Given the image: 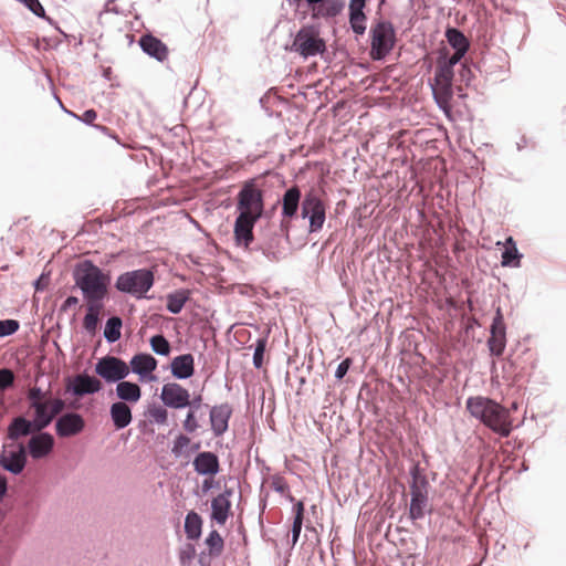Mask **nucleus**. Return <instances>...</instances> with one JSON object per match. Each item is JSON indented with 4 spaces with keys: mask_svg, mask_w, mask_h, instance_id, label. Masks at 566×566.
Masks as SVG:
<instances>
[{
    "mask_svg": "<svg viewBox=\"0 0 566 566\" xmlns=\"http://www.w3.org/2000/svg\"><path fill=\"white\" fill-rule=\"evenodd\" d=\"M446 36L449 44L455 50V52L450 57L443 55L438 59L432 91L434 99L440 108L448 113L451 109L450 102L453 97V66L464 56L469 50L470 43L465 35L454 28L448 29Z\"/></svg>",
    "mask_w": 566,
    "mask_h": 566,
    "instance_id": "1",
    "label": "nucleus"
},
{
    "mask_svg": "<svg viewBox=\"0 0 566 566\" xmlns=\"http://www.w3.org/2000/svg\"><path fill=\"white\" fill-rule=\"evenodd\" d=\"M31 432H36L35 424L32 420H28L24 417L14 418L8 427V438L12 442H17L19 438L25 437Z\"/></svg>",
    "mask_w": 566,
    "mask_h": 566,
    "instance_id": "27",
    "label": "nucleus"
},
{
    "mask_svg": "<svg viewBox=\"0 0 566 566\" xmlns=\"http://www.w3.org/2000/svg\"><path fill=\"white\" fill-rule=\"evenodd\" d=\"M428 503V493L426 483L418 484L416 481L411 485V502H410V517L419 520L424 516V511Z\"/></svg>",
    "mask_w": 566,
    "mask_h": 566,
    "instance_id": "18",
    "label": "nucleus"
},
{
    "mask_svg": "<svg viewBox=\"0 0 566 566\" xmlns=\"http://www.w3.org/2000/svg\"><path fill=\"white\" fill-rule=\"evenodd\" d=\"M19 322L15 319L0 321V337L9 336L19 329Z\"/></svg>",
    "mask_w": 566,
    "mask_h": 566,
    "instance_id": "43",
    "label": "nucleus"
},
{
    "mask_svg": "<svg viewBox=\"0 0 566 566\" xmlns=\"http://www.w3.org/2000/svg\"><path fill=\"white\" fill-rule=\"evenodd\" d=\"M190 297V292L188 290H177L174 293L167 295V310L172 314H178L181 312L186 302Z\"/></svg>",
    "mask_w": 566,
    "mask_h": 566,
    "instance_id": "33",
    "label": "nucleus"
},
{
    "mask_svg": "<svg viewBox=\"0 0 566 566\" xmlns=\"http://www.w3.org/2000/svg\"><path fill=\"white\" fill-rule=\"evenodd\" d=\"M304 511H305L304 503L302 501L296 502L293 507V512H294V521H293V525H292L293 545L296 544V542L298 541L300 534H301L303 518H304Z\"/></svg>",
    "mask_w": 566,
    "mask_h": 566,
    "instance_id": "36",
    "label": "nucleus"
},
{
    "mask_svg": "<svg viewBox=\"0 0 566 566\" xmlns=\"http://www.w3.org/2000/svg\"><path fill=\"white\" fill-rule=\"evenodd\" d=\"M190 443V438L185 436V434H179L175 442H174V448H172V452L178 454L181 452L182 449L187 448Z\"/></svg>",
    "mask_w": 566,
    "mask_h": 566,
    "instance_id": "46",
    "label": "nucleus"
},
{
    "mask_svg": "<svg viewBox=\"0 0 566 566\" xmlns=\"http://www.w3.org/2000/svg\"><path fill=\"white\" fill-rule=\"evenodd\" d=\"M150 419L158 424H166L168 421V411L161 406H154L149 409Z\"/></svg>",
    "mask_w": 566,
    "mask_h": 566,
    "instance_id": "41",
    "label": "nucleus"
},
{
    "mask_svg": "<svg viewBox=\"0 0 566 566\" xmlns=\"http://www.w3.org/2000/svg\"><path fill=\"white\" fill-rule=\"evenodd\" d=\"M160 399L165 406L182 409L190 405V394L180 384L168 382L163 386Z\"/></svg>",
    "mask_w": 566,
    "mask_h": 566,
    "instance_id": "13",
    "label": "nucleus"
},
{
    "mask_svg": "<svg viewBox=\"0 0 566 566\" xmlns=\"http://www.w3.org/2000/svg\"><path fill=\"white\" fill-rule=\"evenodd\" d=\"M488 346L491 355L496 357H500L504 353L506 346V327L500 307H497L491 325V336L488 339Z\"/></svg>",
    "mask_w": 566,
    "mask_h": 566,
    "instance_id": "12",
    "label": "nucleus"
},
{
    "mask_svg": "<svg viewBox=\"0 0 566 566\" xmlns=\"http://www.w3.org/2000/svg\"><path fill=\"white\" fill-rule=\"evenodd\" d=\"M14 374L12 370L3 368L0 369V389L4 390L13 385Z\"/></svg>",
    "mask_w": 566,
    "mask_h": 566,
    "instance_id": "44",
    "label": "nucleus"
},
{
    "mask_svg": "<svg viewBox=\"0 0 566 566\" xmlns=\"http://www.w3.org/2000/svg\"><path fill=\"white\" fill-rule=\"evenodd\" d=\"M301 190L297 186L289 188L282 198V226L289 224L300 207Z\"/></svg>",
    "mask_w": 566,
    "mask_h": 566,
    "instance_id": "19",
    "label": "nucleus"
},
{
    "mask_svg": "<svg viewBox=\"0 0 566 566\" xmlns=\"http://www.w3.org/2000/svg\"><path fill=\"white\" fill-rule=\"evenodd\" d=\"M281 243V237L277 233H273L261 243L260 249L269 260L279 261L283 252Z\"/></svg>",
    "mask_w": 566,
    "mask_h": 566,
    "instance_id": "32",
    "label": "nucleus"
},
{
    "mask_svg": "<svg viewBox=\"0 0 566 566\" xmlns=\"http://www.w3.org/2000/svg\"><path fill=\"white\" fill-rule=\"evenodd\" d=\"M27 464L25 447L19 442L6 443L0 451V467L14 474H20Z\"/></svg>",
    "mask_w": 566,
    "mask_h": 566,
    "instance_id": "8",
    "label": "nucleus"
},
{
    "mask_svg": "<svg viewBox=\"0 0 566 566\" xmlns=\"http://www.w3.org/2000/svg\"><path fill=\"white\" fill-rule=\"evenodd\" d=\"M8 490V481L7 478L0 475V501L4 497Z\"/></svg>",
    "mask_w": 566,
    "mask_h": 566,
    "instance_id": "50",
    "label": "nucleus"
},
{
    "mask_svg": "<svg viewBox=\"0 0 566 566\" xmlns=\"http://www.w3.org/2000/svg\"><path fill=\"white\" fill-rule=\"evenodd\" d=\"M139 45L145 53L163 62L167 60L169 51L167 45L158 38L146 34L139 39Z\"/></svg>",
    "mask_w": 566,
    "mask_h": 566,
    "instance_id": "21",
    "label": "nucleus"
},
{
    "mask_svg": "<svg viewBox=\"0 0 566 566\" xmlns=\"http://www.w3.org/2000/svg\"><path fill=\"white\" fill-rule=\"evenodd\" d=\"M275 490L280 491V492H284L287 490V485L284 484V483H279L276 486H275Z\"/></svg>",
    "mask_w": 566,
    "mask_h": 566,
    "instance_id": "53",
    "label": "nucleus"
},
{
    "mask_svg": "<svg viewBox=\"0 0 566 566\" xmlns=\"http://www.w3.org/2000/svg\"><path fill=\"white\" fill-rule=\"evenodd\" d=\"M206 545L208 546L209 554L211 556H219L223 551L224 542L219 532L213 530L206 538Z\"/></svg>",
    "mask_w": 566,
    "mask_h": 566,
    "instance_id": "38",
    "label": "nucleus"
},
{
    "mask_svg": "<svg viewBox=\"0 0 566 566\" xmlns=\"http://www.w3.org/2000/svg\"><path fill=\"white\" fill-rule=\"evenodd\" d=\"M85 421L83 417L75 412H69L61 416L56 423V434L61 438H69L76 436L83 431Z\"/></svg>",
    "mask_w": 566,
    "mask_h": 566,
    "instance_id": "14",
    "label": "nucleus"
},
{
    "mask_svg": "<svg viewBox=\"0 0 566 566\" xmlns=\"http://www.w3.org/2000/svg\"><path fill=\"white\" fill-rule=\"evenodd\" d=\"M64 408L65 402L60 398H49L46 401L33 403L30 409L34 411L32 421L35 424L36 432L45 429Z\"/></svg>",
    "mask_w": 566,
    "mask_h": 566,
    "instance_id": "10",
    "label": "nucleus"
},
{
    "mask_svg": "<svg viewBox=\"0 0 566 566\" xmlns=\"http://www.w3.org/2000/svg\"><path fill=\"white\" fill-rule=\"evenodd\" d=\"M129 366L115 356H105L95 365V373L107 382L120 381L129 375Z\"/></svg>",
    "mask_w": 566,
    "mask_h": 566,
    "instance_id": "11",
    "label": "nucleus"
},
{
    "mask_svg": "<svg viewBox=\"0 0 566 566\" xmlns=\"http://www.w3.org/2000/svg\"><path fill=\"white\" fill-rule=\"evenodd\" d=\"M171 374L178 379H186L195 373V358L191 354L175 357L170 364Z\"/></svg>",
    "mask_w": 566,
    "mask_h": 566,
    "instance_id": "23",
    "label": "nucleus"
},
{
    "mask_svg": "<svg viewBox=\"0 0 566 566\" xmlns=\"http://www.w3.org/2000/svg\"><path fill=\"white\" fill-rule=\"evenodd\" d=\"M154 281V273L150 270L139 269L120 274L115 286L123 293L140 298L151 289Z\"/></svg>",
    "mask_w": 566,
    "mask_h": 566,
    "instance_id": "4",
    "label": "nucleus"
},
{
    "mask_svg": "<svg viewBox=\"0 0 566 566\" xmlns=\"http://www.w3.org/2000/svg\"><path fill=\"white\" fill-rule=\"evenodd\" d=\"M199 428V424H198V421L196 419V416H195V412L193 411H189L186 416V419L184 421V429L189 432V433H192L195 432L197 429Z\"/></svg>",
    "mask_w": 566,
    "mask_h": 566,
    "instance_id": "45",
    "label": "nucleus"
},
{
    "mask_svg": "<svg viewBox=\"0 0 566 566\" xmlns=\"http://www.w3.org/2000/svg\"><path fill=\"white\" fill-rule=\"evenodd\" d=\"M302 218L310 219V232L319 231L325 222L326 207L315 190L308 191L301 205Z\"/></svg>",
    "mask_w": 566,
    "mask_h": 566,
    "instance_id": "7",
    "label": "nucleus"
},
{
    "mask_svg": "<svg viewBox=\"0 0 566 566\" xmlns=\"http://www.w3.org/2000/svg\"><path fill=\"white\" fill-rule=\"evenodd\" d=\"M54 447V438L48 432H39L28 442V450L33 459H42L49 455Z\"/></svg>",
    "mask_w": 566,
    "mask_h": 566,
    "instance_id": "17",
    "label": "nucleus"
},
{
    "mask_svg": "<svg viewBox=\"0 0 566 566\" xmlns=\"http://www.w3.org/2000/svg\"><path fill=\"white\" fill-rule=\"evenodd\" d=\"M212 486V481L211 480H205L203 483H202V489L205 491H208L210 488Z\"/></svg>",
    "mask_w": 566,
    "mask_h": 566,
    "instance_id": "51",
    "label": "nucleus"
},
{
    "mask_svg": "<svg viewBox=\"0 0 566 566\" xmlns=\"http://www.w3.org/2000/svg\"><path fill=\"white\" fill-rule=\"evenodd\" d=\"M293 48L302 56H313L325 51V42L313 28H302L295 35Z\"/></svg>",
    "mask_w": 566,
    "mask_h": 566,
    "instance_id": "9",
    "label": "nucleus"
},
{
    "mask_svg": "<svg viewBox=\"0 0 566 566\" xmlns=\"http://www.w3.org/2000/svg\"><path fill=\"white\" fill-rule=\"evenodd\" d=\"M104 308V303H86V315L83 319V327L90 334H95L99 323V314Z\"/></svg>",
    "mask_w": 566,
    "mask_h": 566,
    "instance_id": "31",
    "label": "nucleus"
},
{
    "mask_svg": "<svg viewBox=\"0 0 566 566\" xmlns=\"http://www.w3.org/2000/svg\"><path fill=\"white\" fill-rule=\"evenodd\" d=\"M122 328V319L117 316L111 317L107 319L105 329H104V336L109 343H114L118 340L122 336L120 334Z\"/></svg>",
    "mask_w": 566,
    "mask_h": 566,
    "instance_id": "37",
    "label": "nucleus"
},
{
    "mask_svg": "<svg viewBox=\"0 0 566 566\" xmlns=\"http://www.w3.org/2000/svg\"><path fill=\"white\" fill-rule=\"evenodd\" d=\"M232 489H226L211 501V520L219 525H224L231 513Z\"/></svg>",
    "mask_w": 566,
    "mask_h": 566,
    "instance_id": "15",
    "label": "nucleus"
},
{
    "mask_svg": "<svg viewBox=\"0 0 566 566\" xmlns=\"http://www.w3.org/2000/svg\"><path fill=\"white\" fill-rule=\"evenodd\" d=\"M237 209L240 216L260 219L264 210L263 192L253 180L247 181L238 193Z\"/></svg>",
    "mask_w": 566,
    "mask_h": 566,
    "instance_id": "5",
    "label": "nucleus"
},
{
    "mask_svg": "<svg viewBox=\"0 0 566 566\" xmlns=\"http://www.w3.org/2000/svg\"><path fill=\"white\" fill-rule=\"evenodd\" d=\"M462 76H464V73H470V69L465 67L464 65L462 66Z\"/></svg>",
    "mask_w": 566,
    "mask_h": 566,
    "instance_id": "54",
    "label": "nucleus"
},
{
    "mask_svg": "<svg viewBox=\"0 0 566 566\" xmlns=\"http://www.w3.org/2000/svg\"><path fill=\"white\" fill-rule=\"evenodd\" d=\"M192 464L196 472L201 475L214 476L220 470L218 457L210 451L200 452Z\"/></svg>",
    "mask_w": 566,
    "mask_h": 566,
    "instance_id": "20",
    "label": "nucleus"
},
{
    "mask_svg": "<svg viewBox=\"0 0 566 566\" xmlns=\"http://www.w3.org/2000/svg\"><path fill=\"white\" fill-rule=\"evenodd\" d=\"M258 219L238 216L234 223V235L238 244H243L245 248L253 241V228Z\"/></svg>",
    "mask_w": 566,
    "mask_h": 566,
    "instance_id": "22",
    "label": "nucleus"
},
{
    "mask_svg": "<svg viewBox=\"0 0 566 566\" xmlns=\"http://www.w3.org/2000/svg\"><path fill=\"white\" fill-rule=\"evenodd\" d=\"M265 347H266L265 338H260L256 340L254 355H253V365L255 368H261L263 365Z\"/></svg>",
    "mask_w": 566,
    "mask_h": 566,
    "instance_id": "40",
    "label": "nucleus"
},
{
    "mask_svg": "<svg viewBox=\"0 0 566 566\" xmlns=\"http://www.w3.org/2000/svg\"><path fill=\"white\" fill-rule=\"evenodd\" d=\"M232 412V407L228 402L220 403L211 408L210 426L216 437L222 436L228 430Z\"/></svg>",
    "mask_w": 566,
    "mask_h": 566,
    "instance_id": "16",
    "label": "nucleus"
},
{
    "mask_svg": "<svg viewBox=\"0 0 566 566\" xmlns=\"http://www.w3.org/2000/svg\"><path fill=\"white\" fill-rule=\"evenodd\" d=\"M470 415L501 437H509L512 430L511 415L499 402L485 397H471L467 400Z\"/></svg>",
    "mask_w": 566,
    "mask_h": 566,
    "instance_id": "2",
    "label": "nucleus"
},
{
    "mask_svg": "<svg viewBox=\"0 0 566 566\" xmlns=\"http://www.w3.org/2000/svg\"><path fill=\"white\" fill-rule=\"evenodd\" d=\"M151 349L163 356H167L170 353V344L163 335H155L150 338Z\"/></svg>",
    "mask_w": 566,
    "mask_h": 566,
    "instance_id": "39",
    "label": "nucleus"
},
{
    "mask_svg": "<svg viewBox=\"0 0 566 566\" xmlns=\"http://www.w3.org/2000/svg\"><path fill=\"white\" fill-rule=\"evenodd\" d=\"M522 255L518 253L516 244L512 237L506 239V249L502 253L503 266H520Z\"/></svg>",
    "mask_w": 566,
    "mask_h": 566,
    "instance_id": "35",
    "label": "nucleus"
},
{
    "mask_svg": "<svg viewBox=\"0 0 566 566\" xmlns=\"http://www.w3.org/2000/svg\"><path fill=\"white\" fill-rule=\"evenodd\" d=\"M109 415L117 430L126 428L133 420L132 410L124 401L114 402L111 406Z\"/></svg>",
    "mask_w": 566,
    "mask_h": 566,
    "instance_id": "26",
    "label": "nucleus"
},
{
    "mask_svg": "<svg viewBox=\"0 0 566 566\" xmlns=\"http://www.w3.org/2000/svg\"><path fill=\"white\" fill-rule=\"evenodd\" d=\"M305 1H306V2L308 3V6H311V7H312V9H313L315 6L321 4V2H322L323 0H305Z\"/></svg>",
    "mask_w": 566,
    "mask_h": 566,
    "instance_id": "52",
    "label": "nucleus"
},
{
    "mask_svg": "<svg viewBox=\"0 0 566 566\" xmlns=\"http://www.w3.org/2000/svg\"><path fill=\"white\" fill-rule=\"evenodd\" d=\"M116 395L124 402L135 403L142 397L140 387L130 381H119L116 386Z\"/></svg>",
    "mask_w": 566,
    "mask_h": 566,
    "instance_id": "30",
    "label": "nucleus"
},
{
    "mask_svg": "<svg viewBox=\"0 0 566 566\" xmlns=\"http://www.w3.org/2000/svg\"><path fill=\"white\" fill-rule=\"evenodd\" d=\"M365 6L366 0H350L349 2V23L356 34H363L366 30Z\"/></svg>",
    "mask_w": 566,
    "mask_h": 566,
    "instance_id": "24",
    "label": "nucleus"
},
{
    "mask_svg": "<svg viewBox=\"0 0 566 566\" xmlns=\"http://www.w3.org/2000/svg\"><path fill=\"white\" fill-rule=\"evenodd\" d=\"M72 115H73L74 117H76L77 119H80V120H82V122L86 123V124H93V122H94V120L96 119V117H97V113H96L94 109H87V111H85V112L83 113V115H82V116H78V115H76V114H74V113H72Z\"/></svg>",
    "mask_w": 566,
    "mask_h": 566,
    "instance_id": "48",
    "label": "nucleus"
},
{
    "mask_svg": "<svg viewBox=\"0 0 566 566\" xmlns=\"http://www.w3.org/2000/svg\"><path fill=\"white\" fill-rule=\"evenodd\" d=\"M345 8V0H323L321 4L313 8L314 18H334Z\"/></svg>",
    "mask_w": 566,
    "mask_h": 566,
    "instance_id": "29",
    "label": "nucleus"
},
{
    "mask_svg": "<svg viewBox=\"0 0 566 566\" xmlns=\"http://www.w3.org/2000/svg\"><path fill=\"white\" fill-rule=\"evenodd\" d=\"M290 3H295V4H300L301 0H289Z\"/></svg>",
    "mask_w": 566,
    "mask_h": 566,
    "instance_id": "55",
    "label": "nucleus"
},
{
    "mask_svg": "<svg viewBox=\"0 0 566 566\" xmlns=\"http://www.w3.org/2000/svg\"><path fill=\"white\" fill-rule=\"evenodd\" d=\"M74 281L81 289L86 303H104L111 277L92 261L86 260L76 265Z\"/></svg>",
    "mask_w": 566,
    "mask_h": 566,
    "instance_id": "3",
    "label": "nucleus"
},
{
    "mask_svg": "<svg viewBox=\"0 0 566 566\" xmlns=\"http://www.w3.org/2000/svg\"><path fill=\"white\" fill-rule=\"evenodd\" d=\"M102 388L101 381L88 375H77L72 385V391L75 396L82 397L88 394H95Z\"/></svg>",
    "mask_w": 566,
    "mask_h": 566,
    "instance_id": "25",
    "label": "nucleus"
},
{
    "mask_svg": "<svg viewBox=\"0 0 566 566\" xmlns=\"http://www.w3.org/2000/svg\"><path fill=\"white\" fill-rule=\"evenodd\" d=\"M352 365V359L350 358H346L344 359L337 367L336 371H335V377L337 379H342L344 378V376L347 374L349 367Z\"/></svg>",
    "mask_w": 566,
    "mask_h": 566,
    "instance_id": "47",
    "label": "nucleus"
},
{
    "mask_svg": "<svg viewBox=\"0 0 566 566\" xmlns=\"http://www.w3.org/2000/svg\"><path fill=\"white\" fill-rule=\"evenodd\" d=\"M202 518L193 511L189 512L185 520V533L189 539H198L201 536Z\"/></svg>",
    "mask_w": 566,
    "mask_h": 566,
    "instance_id": "34",
    "label": "nucleus"
},
{
    "mask_svg": "<svg viewBox=\"0 0 566 566\" xmlns=\"http://www.w3.org/2000/svg\"><path fill=\"white\" fill-rule=\"evenodd\" d=\"M77 303H78V298L76 296H69L64 301V303L62 305V310L66 311L67 308L72 307V306H75Z\"/></svg>",
    "mask_w": 566,
    "mask_h": 566,
    "instance_id": "49",
    "label": "nucleus"
},
{
    "mask_svg": "<svg viewBox=\"0 0 566 566\" xmlns=\"http://www.w3.org/2000/svg\"><path fill=\"white\" fill-rule=\"evenodd\" d=\"M27 397L30 402V408L33 407V403H40L42 401H46L49 398H52L48 394L43 392L39 387L30 388Z\"/></svg>",
    "mask_w": 566,
    "mask_h": 566,
    "instance_id": "42",
    "label": "nucleus"
},
{
    "mask_svg": "<svg viewBox=\"0 0 566 566\" xmlns=\"http://www.w3.org/2000/svg\"><path fill=\"white\" fill-rule=\"evenodd\" d=\"M130 368L144 378L157 368V360L149 354H137L130 360Z\"/></svg>",
    "mask_w": 566,
    "mask_h": 566,
    "instance_id": "28",
    "label": "nucleus"
},
{
    "mask_svg": "<svg viewBox=\"0 0 566 566\" xmlns=\"http://www.w3.org/2000/svg\"><path fill=\"white\" fill-rule=\"evenodd\" d=\"M370 56L382 60L394 48L396 34L390 22L381 21L370 30Z\"/></svg>",
    "mask_w": 566,
    "mask_h": 566,
    "instance_id": "6",
    "label": "nucleus"
},
{
    "mask_svg": "<svg viewBox=\"0 0 566 566\" xmlns=\"http://www.w3.org/2000/svg\"><path fill=\"white\" fill-rule=\"evenodd\" d=\"M290 501H294V497L292 495H289Z\"/></svg>",
    "mask_w": 566,
    "mask_h": 566,
    "instance_id": "56",
    "label": "nucleus"
}]
</instances>
